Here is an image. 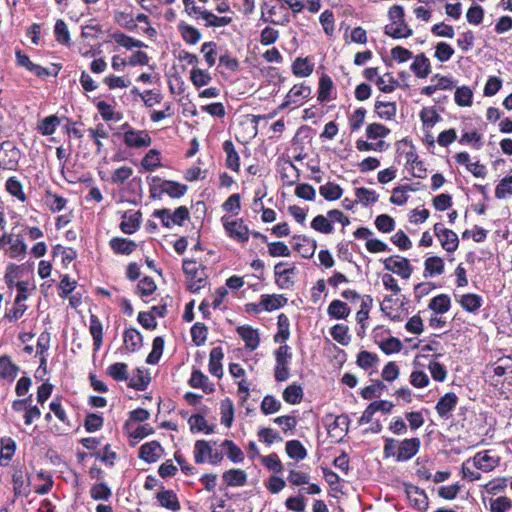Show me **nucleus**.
Masks as SVG:
<instances>
[{"label":"nucleus","mask_w":512,"mask_h":512,"mask_svg":"<svg viewBox=\"0 0 512 512\" xmlns=\"http://www.w3.org/2000/svg\"><path fill=\"white\" fill-rule=\"evenodd\" d=\"M127 368L125 363H114L107 368V374L116 381H124L128 379Z\"/></svg>","instance_id":"46"},{"label":"nucleus","mask_w":512,"mask_h":512,"mask_svg":"<svg viewBox=\"0 0 512 512\" xmlns=\"http://www.w3.org/2000/svg\"><path fill=\"white\" fill-rule=\"evenodd\" d=\"M411 70L417 77L426 78L431 72L429 59L424 54L417 55L411 64Z\"/></svg>","instance_id":"19"},{"label":"nucleus","mask_w":512,"mask_h":512,"mask_svg":"<svg viewBox=\"0 0 512 512\" xmlns=\"http://www.w3.org/2000/svg\"><path fill=\"white\" fill-rule=\"evenodd\" d=\"M287 299L282 295L265 296L262 298L260 304L267 311L276 310L285 305Z\"/></svg>","instance_id":"53"},{"label":"nucleus","mask_w":512,"mask_h":512,"mask_svg":"<svg viewBox=\"0 0 512 512\" xmlns=\"http://www.w3.org/2000/svg\"><path fill=\"white\" fill-rule=\"evenodd\" d=\"M472 96L471 89L467 86H462L457 88L454 98L459 106H470L472 104Z\"/></svg>","instance_id":"63"},{"label":"nucleus","mask_w":512,"mask_h":512,"mask_svg":"<svg viewBox=\"0 0 512 512\" xmlns=\"http://www.w3.org/2000/svg\"><path fill=\"white\" fill-rule=\"evenodd\" d=\"M385 34L393 38H407L412 35V29L404 21L394 22L385 26Z\"/></svg>","instance_id":"20"},{"label":"nucleus","mask_w":512,"mask_h":512,"mask_svg":"<svg viewBox=\"0 0 512 512\" xmlns=\"http://www.w3.org/2000/svg\"><path fill=\"white\" fill-rule=\"evenodd\" d=\"M330 334L332 338L343 346H347L350 343L351 337L348 335V327L343 324L334 325Z\"/></svg>","instance_id":"37"},{"label":"nucleus","mask_w":512,"mask_h":512,"mask_svg":"<svg viewBox=\"0 0 512 512\" xmlns=\"http://www.w3.org/2000/svg\"><path fill=\"white\" fill-rule=\"evenodd\" d=\"M260 460L265 468H267L269 471L274 472L275 474L281 473L283 471V465L276 453H271L267 456H262L260 457Z\"/></svg>","instance_id":"44"},{"label":"nucleus","mask_w":512,"mask_h":512,"mask_svg":"<svg viewBox=\"0 0 512 512\" xmlns=\"http://www.w3.org/2000/svg\"><path fill=\"white\" fill-rule=\"evenodd\" d=\"M457 403V395L448 392L438 400L435 409L441 418H447L448 414L455 409Z\"/></svg>","instance_id":"8"},{"label":"nucleus","mask_w":512,"mask_h":512,"mask_svg":"<svg viewBox=\"0 0 512 512\" xmlns=\"http://www.w3.org/2000/svg\"><path fill=\"white\" fill-rule=\"evenodd\" d=\"M223 479L229 486H243L246 483L247 476L241 469H230L223 474Z\"/></svg>","instance_id":"30"},{"label":"nucleus","mask_w":512,"mask_h":512,"mask_svg":"<svg viewBox=\"0 0 512 512\" xmlns=\"http://www.w3.org/2000/svg\"><path fill=\"white\" fill-rule=\"evenodd\" d=\"M124 344L127 350L134 352L142 345V335L136 329H127L124 332Z\"/></svg>","instance_id":"29"},{"label":"nucleus","mask_w":512,"mask_h":512,"mask_svg":"<svg viewBox=\"0 0 512 512\" xmlns=\"http://www.w3.org/2000/svg\"><path fill=\"white\" fill-rule=\"evenodd\" d=\"M188 187L175 181L164 180V190L171 198H180L183 196Z\"/></svg>","instance_id":"47"},{"label":"nucleus","mask_w":512,"mask_h":512,"mask_svg":"<svg viewBox=\"0 0 512 512\" xmlns=\"http://www.w3.org/2000/svg\"><path fill=\"white\" fill-rule=\"evenodd\" d=\"M160 505L173 511L180 509V503L176 494L171 490L161 491L156 496Z\"/></svg>","instance_id":"27"},{"label":"nucleus","mask_w":512,"mask_h":512,"mask_svg":"<svg viewBox=\"0 0 512 512\" xmlns=\"http://www.w3.org/2000/svg\"><path fill=\"white\" fill-rule=\"evenodd\" d=\"M483 299L478 294L468 293L461 296L459 303L461 307L471 313H475L481 307Z\"/></svg>","instance_id":"22"},{"label":"nucleus","mask_w":512,"mask_h":512,"mask_svg":"<svg viewBox=\"0 0 512 512\" xmlns=\"http://www.w3.org/2000/svg\"><path fill=\"white\" fill-rule=\"evenodd\" d=\"M16 450L15 441L10 438H2L1 439V451H0V465L6 466L8 462L12 459Z\"/></svg>","instance_id":"24"},{"label":"nucleus","mask_w":512,"mask_h":512,"mask_svg":"<svg viewBox=\"0 0 512 512\" xmlns=\"http://www.w3.org/2000/svg\"><path fill=\"white\" fill-rule=\"evenodd\" d=\"M59 125V118L55 115L44 118L38 126L39 131L45 135H52Z\"/></svg>","instance_id":"59"},{"label":"nucleus","mask_w":512,"mask_h":512,"mask_svg":"<svg viewBox=\"0 0 512 512\" xmlns=\"http://www.w3.org/2000/svg\"><path fill=\"white\" fill-rule=\"evenodd\" d=\"M96 106L104 121H119L122 118L121 114L114 112L112 106L105 101H99Z\"/></svg>","instance_id":"50"},{"label":"nucleus","mask_w":512,"mask_h":512,"mask_svg":"<svg viewBox=\"0 0 512 512\" xmlns=\"http://www.w3.org/2000/svg\"><path fill=\"white\" fill-rule=\"evenodd\" d=\"M276 366L274 376L276 381L283 382L289 378V362L292 358L290 347L282 345L275 351Z\"/></svg>","instance_id":"3"},{"label":"nucleus","mask_w":512,"mask_h":512,"mask_svg":"<svg viewBox=\"0 0 512 512\" xmlns=\"http://www.w3.org/2000/svg\"><path fill=\"white\" fill-rule=\"evenodd\" d=\"M152 139L144 130L129 128L124 132V143L129 148L140 149L151 145Z\"/></svg>","instance_id":"4"},{"label":"nucleus","mask_w":512,"mask_h":512,"mask_svg":"<svg viewBox=\"0 0 512 512\" xmlns=\"http://www.w3.org/2000/svg\"><path fill=\"white\" fill-rule=\"evenodd\" d=\"M239 336L245 342V346L249 350H255L260 342L259 335L256 330L250 326H239L237 328Z\"/></svg>","instance_id":"12"},{"label":"nucleus","mask_w":512,"mask_h":512,"mask_svg":"<svg viewBox=\"0 0 512 512\" xmlns=\"http://www.w3.org/2000/svg\"><path fill=\"white\" fill-rule=\"evenodd\" d=\"M212 445L210 441L206 440H197L194 445V461L197 464H202L208 461L210 455L212 454Z\"/></svg>","instance_id":"13"},{"label":"nucleus","mask_w":512,"mask_h":512,"mask_svg":"<svg viewBox=\"0 0 512 512\" xmlns=\"http://www.w3.org/2000/svg\"><path fill=\"white\" fill-rule=\"evenodd\" d=\"M408 497L414 503V506L420 510H425L428 507V499L424 491L419 490L417 487H412L408 491Z\"/></svg>","instance_id":"45"},{"label":"nucleus","mask_w":512,"mask_h":512,"mask_svg":"<svg viewBox=\"0 0 512 512\" xmlns=\"http://www.w3.org/2000/svg\"><path fill=\"white\" fill-rule=\"evenodd\" d=\"M491 512H508L512 508V501L506 496L490 499Z\"/></svg>","instance_id":"62"},{"label":"nucleus","mask_w":512,"mask_h":512,"mask_svg":"<svg viewBox=\"0 0 512 512\" xmlns=\"http://www.w3.org/2000/svg\"><path fill=\"white\" fill-rule=\"evenodd\" d=\"M296 239V237H294ZM300 242H295L294 249L303 257V258H311L317 248V243L313 239H309L306 237L300 238L297 237Z\"/></svg>","instance_id":"18"},{"label":"nucleus","mask_w":512,"mask_h":512,"mask_svg":"<svg viewBox=\"0 0 512 512\" xmlns=\"http://www.w3.org/2000/svg\"><path fill=\"white\" fill-rule=\"evenodd\" d=\"M439 241L443 249L447 252H454L459 245L457 234L452 230H447L440 238Z\"/></svg>","instance_id":"39"},{"label":"nucleus","mask_w":512,"mask_h":512,"mask_svg":"<svg viewBox=\"0 0 512 512\" xmlns=\"http://www.w3.org/2000/svg\"><path fill=\"white\" fill-rule=\"evenodd\" d=\"M383 454L385 458H394L397 462H405L412 459L419 451L421 441L419 438L396 440L384 437Z\"/></svg>","instance_id":"1"},{"label":"nucleus","mask_w":512,"mask_h":512,"mask_svg":"<svg viewBox=\"0 0 512 512\" xmlns=\"http://www.w3.org/2000/svg\"><path fill=\"white\" fill-rule=\"evenodd\" d=\"M286 453L295 460H302L307 455L306 449L298 440H290L286 443Z\"/></svg>","instance_id":"33"},{"label":"nucleus","mask_w":512,"mask_h":512,"mask_svg":"<svg viewBox=\"0 0 512 512\" xmlns=\"http://www.w3.org/2000/svg\"><path fill=\"white\" fill-rule=\"evenodd\" d=\"M190 79L194 86L202 87L208 85L212 77L208 71L194 68L191 71Z\"/></svg>","instance_id":"49"},{"label":"nucleus","mask_w":512,"mask_h":512,"mask_svg":"<svg viewBox=\"0 0 512 512\" xmlns=\"http://www.w3.org/2000/svg\"><path fill=\"white\" fill-rule=\"evenodd\" d=\"M163 454V448L157 441L143 444L139 449V458L148 462H156Z\"/></svg>","instance_id":"7"},{"label":"nucleus","mask_w":512,"mask_h":512,"mask_svg":"<svg viewBox=\"0 0 512 512\" xmlns=\"http://www.w3.org/2000/svg\"><path fill=\"white\" fill-rule=\"evenodd\" d=\"M223 357L224 353L221 347H214L211 349L209 355V372L217 378H221L223 376Z\"/></svg>","instance_id":"10"},{"label":"nucleus","mask_w":512,"mask_h":512,"mask_svg":"<svg viewBox=\"0 0 512 512\" xmlns=\"http://www.w3.org/2000/svg\"><path fill=\"white\" fill-rule=\"evenodd\" d=\"M19 371V367L12 363L7 355L0 357V376L5 379L14 380Z\"/></svg>","instance_id":"26"},{"label":"nucleus","mask_w":512,"mask_h":512,"mask_svg":"<svg viewBox=\"0 0 512 512\" xmlns=\"http://www.w3.org/2000/svg\"><path fill=\"white\" fill-rule=\"evenodd\" d=\"M89 331L93 338L94 350L97 351L102 345L103 326L97 316H90Z\"/></svg>","instance_id":"23"},{"label":"nucleus","mask_w":512,"mask_h":512,"mask_svg":"<svg viewBox=\"0 0 512 512\" xmlns=\"http://www.w3.org/2000/svg\"><path fill=\"white\" fill-rule=\"evenodd\" d=\"M260 408L265 415L274 414L281 409V402L274 396L266 395L261 402Z\"/></svg>","instance_id":"54"},{"label":"nucleus","mask_w":512,"mask_h":512,"mask_svg":"<svg viewBox=\"0 0 512 512\" xmlns=\"http://www.w3.org/2000/svg\"><path fill=\"white\" fill-rule=\"evenodd\" d=\"M87 131L97 146V153H100L103 148L101 139H107L109 137L106 128L103 124H98L95 128H89Z\"/></svg>","instance_id":"38"},{"label":"nucleus","mask_w":512,"mask_h":512,"mask_svg":"<svg viewBox=\"0 0 512 512\" xmlns=\"http://www.w3.org/2000/svg\"><path fill=\"white\" fill-rule=\"evenodd\" d=\"M281 267H283L282 262L276 264L274 267L276 281L280 288L288 289L293 283L290 279V275L295 273V267H290L283 269V271H279V268Z\"/></svg>","instance_id":"21"},{"label":"nucleus","mask_w":512,"mask_h":512,"mask_svg":"<svg viewBox=\"0 0 512 512\" xmlns=\"http://www.w3.org/2000/svg\"><path fill=\"white\" fill-rule=\"evenodd\" d=\"M509 195H512V174L505 176L495 190V196L499 199H504Z\"/></svg>","instance_id":"61"},{"label":"nucleus","mask_w":512,"mask_h":512,"mask_svg":"<svg viewBox=\"0 0 512 512\" xmlns=\"http://www.w3.org/2000/svg\"><path fill=\"white\" fill-rule=\"evenodd\" d=\"M355 195H356V201L355 202H359V203H361L364 206H367L370 203H374L378 199L375 191L369 190V189L364 188V187L357 188L356 192H355Z\"/></svg>","instance_id":"58"},{"label":"nucleus","mask_w":512,"mask_h":512,"mask_svg":"<svg viewBox=\"0 0 512 512\" xmlns=\"http://www.w3.org/2000/svg\"><path fill=\"white\" fill-rule=\"evenodd\" d=\"M385 269L398 274L403 279H408L412 274V267L408 259L396 257H389L384 260Z\"/></svg>","instance_id":"6"},{"label":"nucleus","mask_w":512,"mask_h":512,"mask_svg":"<svg viewBox=\"0 0 512 512\" xmlns=\"http://www.w3.org/2000/svg\"><path fill=\"white\" fill-rule=\"evenodd\" d=\"M183 272L187 278V288L196 293L206 284L207 274L205 268L198 265L194 260H183Z\"/></svg>","instance_id":"2"},{"label":"nucleus","mask_w":512,"mask_h":512,"mask_svg":"<svg viewBox=\"0 0 512 512\" xmlns=\"http://www.w3.org/2000/svg\"><path fill=\"white\" fill-rule=\"evenodd\" d=\"M189 384L193 388H201L206 393L214 391V387L209 383L208 377L199 370H194L192 372Z\"/></svg>","instance_id":"28"},{"label":"nucleus","mask_w":512,"mask_h":512,"mask_svg":"<svg viewBox=\"0 0 512 512\" xmlns=\"http://www.w3.org/2000/svg\"><path fill=\"white\" fill-rule=\"evenodd\" d=\"M223 150L226 154V166L232 171L238 172L240 169V158L233 142L226 140L223 143Z\"/></svg>","instance_id":"16"},{"label":"nucleus","mask_w":512,"mask_h":512,"mask_svg":"<svg viewBox=\"0 0 512 512\" xmlns=\"http://www.w3.org/2000/svg\"><path fill=\"white\" fill-rule=\"evenodd\" d=\"M278 332L274 336V341L277 343H284L290 335L289 331V320L285 314L278 316Z\"/></svg>","instance_id":"34"},{"label":"nucleus","mask_w":512,"mask_h":512,"mask_svg":"<svg viewBox=\"0 0 512 512\" xmlns=\"http://www.w3.org/2000/svg\"><path fill=\"white\" fill-rule=\"evenodd\" d=\"M6 190L9 194L24 202L26 196L23 192V186L16 177H9L5 184Z\"/></svg>","instance_id":"41"},{"label":"nucleus","mask_w":512,"mask_h":512,"mask_svg":"<svg viewBox=\"0 0 512 512\" xmlns=\"http://www.w3.org/2000/svg\"><path fill=\"white\" fill-rule=\"evenodd\" d=\"M349 418L346 415H339L328 425V432L333 437H343L348 431Z\"/></svg>","instance_id":"17"},{"label":"nucleus","mask_w":512,"mask_h":512,"mask_svg":"<svg viewBox=\"0 0 512 512\" xmlns=\"http://www.w3.org/2000/svg\"><path fill=\"white\" fill-rule=\"evenodd\" d=\"M390 133V129L379 123L369 124L366 128V135L368 139L385 138Z\"/></svg>","instance_id":"57"},{"label":"nucleus","mask_w":512,"mask_h":512,"mask_svg":"<svg viewBox=\"0 0 512 512\" xmlns=\"http://www.w3.org/2000/svg\"><path fill=\"white\" fill-rule=\"evenodd\" d=\"M207 334H208V328L205 324L197 322L191 328V336H192L193 342L197 346L202 345L206 341Z\"/></svg>","instance_id":"60"},{"label":"nucleus","mask_w":512,"mask_h":512,"mask_svg":"<svg viewBox=\"0 0 512 512\" xmlns=\"http://www.w3.org/2000/svg\"><path fill=\"white\" fill-rule=\"evenodd\" d=\"M201 18L206 21L207 27H223L231 22L230 17H218L208 11L201 13Z\"/></svg>","instance_id":"56"},{"label":"nucleus","mask_w":512,"mask_h":512,"mask_svg":"<svg viewBox=\"0 0 512 512\" xmlns=\"http://www.w3.org/2000/svg\"><path fill=\"white\" fill-rule=\"evenodd\" d=\"M375 226L379 231L383 233H389L394 230L395 221L391 216L387 214H381L376 217Z\"/></svg>","instance_id":"64"},{"label":"nucleus","mask_w":512,"mask_h":512,"mask_svg":"<svg viewBox=\"0 0 512 512\" xmlns=\"http://www.w3.org/2000/svg\"><path fill=\"white\" fill-rule=\"evenodd\" d=\"M375 110L382 119L390 120L396 115V105L392 102L376 101Z\"/></svg>","instance_id":"40"},{"label":"nucleus","mask_w":512,"mask_h":512,"mask_svg":"<svg viewBox=\"0 0 512 512\" xmlns=\"http://www.w3.org/2000/svg\"><path fill=\"white\" fill-rule=\"evenodd\" d=\"M221 447L227 448V457L233 463H241L244 460L242 450L231 440H224Z\"/></svg>","instance_id":"36"},{"label":"nucleus","mask_w":512,"mask_h":512,"mask_svg":"<svg viewBox=\"0 0 512 512\" xmlns=\"http://www.w3.org/2000/svg\"><path fill=\"white\" fill-rule=\"evenodd\" d=\"M12 482L15 495L27 496L29 494V483L26 481V473L22 466H15Z\"/></svg>","instance_id":"9"},{"label":"nucleus","mask_w":512,"mask_h":512,"mask_svg":"<svg viewBox=\"0 0 512 512\" xmlns=\"http://www.w3.org/2000/svg\"><path fill=\"white\" fill-rule=\"evenodd\" d=\"M111 249L116 254L129 255L131 254L137 247V244L126 238L115 237L112 238L109 242Z\"/></svg>","instance_id":"14"},{"label":"nucleus","mask_w":512,"mask_h":512,"mask_svg":"<svg viewBox=\"0 0 512 512\" xmlns=\"http://www.w3.org/2000/svg\"><path fill=\"white\" fill-rule=\"evenodd\" d=\"M142 167L147 171H153L156 167L161 165L159 151L151 149L141 160Z\"/></svg>","instance_id":"51"},{"label":"nucleus","mask_w":512,"mask_h":512,"mask_svg":"<svg viewBox=\"0 0 512 512\" xmlns=\"http://www.w3.org/2000/svg\"><path fill=\"white\" fill-rule=\"evenodd\" d=\"M178 31L180 32L182 39L189 45L197 44L202 37L197 28L186 24L185 22H180L178 24Z\"/></svg>","instance_id":"15"},{"label":"nucleus","mask_w":512,"mask_h":512,"mask_svg":"<svg viewBox=\"0 0 512 512\" xmlns=\"http://www.w3.org/2000/svg\"><path fill=\"white\" fill-rule=\"evenodd\" d=\"M303 390L296 384L289 385L283 391V399L289 404H297L302 400Z\"/></svg>","instance_id":"43"},{"label":"nucleus","mask_w":512,"mask_h":512,"mask_svg":"<svg viewBox=\"0 0 512 512\" xmlns=\"http://www.w3.org/2000/svg\"><path fill=\"white\" fill-rule=\"evenodd\" d=\"M191 431L205 432L210 434L213 432V428L207 425L205 418L202 415H192L189 420Z\"/></svg>","instance_id":"55"},{"label":"nucleus","mask_w":512,"mask_h":512,"mask_svg":"<svg viewBox=\"0 0 512 512\" xmlns=\"http://www.w3.org/2000/svg\"><path fill=\"white\" fill-rule=\"evenodd\" d=\"M221 423L227 428L231 427L234 418V406L229 398H225L220 404Z\"/></svg>","instance_id":"31"},{"label":"nucleus","mask_w":512,"mask_h":512,"mask_svg":"<svg viewBox=\"0 0 512 512\" xmlns=\"http://www.w3.org/2000/svg\"><path fill=\"white\" fill-rule=\"evenodd\" d=\"M54 34L56 37V40L63 45H69L70 44V33L68 30L67 24L62 20L58 19L55 23L54 27Z\"/></svg>","instance_id":"42"},{"label":"nucleus","mask_w":512,"mask_h":512,"mask_svg":"<svg viewBox=\"0 0 512 512\" xmlns=\"http://www.w3.org/2000/svg\"><path fill=\"white\" fill-rule=\"evenodd\" d=\"M471 462L477 469L488 472L498 465L499 458L492 457L487 452H479L472 458Z\"/></svg>","instance_id":"11"},{"label":"nucleus","mask_w":512,"mask_h":512,"mask_svg":"<svg viewBox=\"0 0 512 512\" xmlns=\"http://www.w3.org/2000/svg\"><path fill=\"white\" fill-rule=\"evenodd\" d=\"M319 192L326 200L332 201L337 200L342 196V188L335 183L328 182L325 185L320 186Z\"/></svg>","instance_id":"35"},{"label":"nucleus","mask_w":512,"mask_h":512,"mask_svg":"<svg viewBox=\"0 0 512 512\" xmlns=\"http://www.w3.org/2000/svg\"><path fill=\"white\" fill-rule=\"evenodd\" d=\"M327 313L331 318L345 319L350 314V308L345 302L341 300H334L329 304Z\"/></svg>","instance_id":"25"},{"label":"nucleus","mask_w":512,"mask_h":512,"mask_svg":"<svg viewBox=\"0 0 512 512\" xmlns=\"http://www.w3.org/2000/svg\"><path fill=\"white\" fill-rule=\"evenodd\" d=\"M332 88H333L332 79L328 75H323L319 81L318 100L320 102L328 101Z\"/></svg>","instance_id":"48"},{"label":"nucleus","mask_w":512,"mask_h":512,"mask_svg":"<svg viewBox=\"0 0 512 512\" xmlns=\"http://www.w3.org/2000/svg\"><path fill=\"white\" fill-rule=\"evenodd\" d=\"M223 226L227 234L239 241V242H247L249 239V229L244 224L243 220H229L228 218H223Z\"/></svg>","instance_id":"5"},{"label":"nucleus","mask_w":512,"mask_h":512,"mask_svg":"<svg viewBox=\"0 0 512 512\" xmlns=\"http://www.w3.org/2000/svg\"><path fill=\"white\" fill-rule=\"evenodd\" d=\"M444 271V262L438 256H432L425 260V272L429 275H440Z\"/></svg>","instance_id":"52"},{"label":"nucleus","mask_w":512,"mask_h":512,"mask_svg":"<svg viewBox=\"0 0 512 512\" xmlns=\"http://www.w3.org/2000/svg\"><path fill=\"white\" fill-rule=\"evenodd\" d=\"M450 297L446 294H440L433 299H431L429 303V308L438 314L446 313L450 308Z\"/></svg>","instance_id":"32"}]
</instances>
